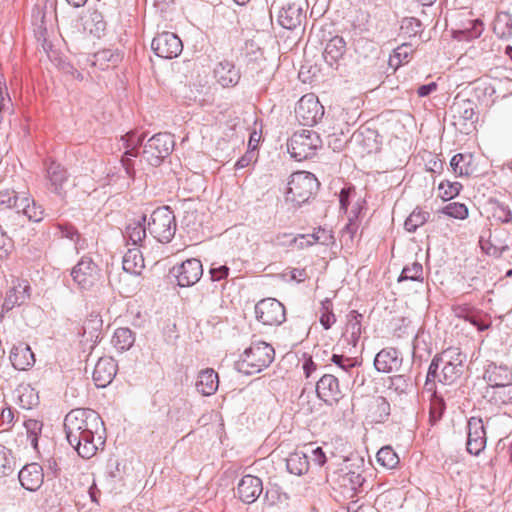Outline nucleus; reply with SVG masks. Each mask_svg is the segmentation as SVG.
Returning <instances> with one entry per match:
<instances>
[{"instance_id": "nucleus-16", "label": "nucleus", "mask_w": 512, "mask_h": 512, "mask_svg": "<svg viewBox=\"0 0 512 512\" xmlns=\"http://www.w3.org/2000/svg\"><path fill=\"white\" fill-rule=\"evenodd\" d=\"M145 137L146 135L144 133L138 134L136 131H130L121 138L123 146L126 149L124 156L121 159V163L126 175L132 180L135 177V168L131 157L138 156V148L142 145Z\"/></svg>"}, {"instance_id": "nucleus-37", "label": "nucleus", "mask_w": 512, "mask_h": 512, "mask_svg": "<svg viewBox=\"0 0 512 512\" xmlns=\"http://www.w3.org/2000/svg\"><path fill=\"white\" fill-rule=\"evenodd\" d=\"M494 33L500 38L512 37V15L508 12H501L497 15L494 27Z\"/></svg>"}, {"instance_id": "nucleus-56", "label": "nucleus", "mask_w": 512, "mask_h": 512, "mask_svg": "<svg viewBox=\"0 0 512 512\" xmlns=\"http://www.w3.org/2000/svg\"><path fill=\"white\" fill-rule=\"evenodd\" d=\"M229 271H230V269L226 265H220L218 267H215V265L213 264L211 266L209 272H210L212 281H220V280L228 277Z\"/></svg>"}, {"instance_id": "nucleus-28", "label": "nucleus", "mask_w": 512, "mask_h": 512, "mask_svg": "<svg viewBox=\"0 0 512 512\" xmlns=\"http://www.w3.org/2000/svg\"><path fill=\"white\" fill-rule=\"evenodd\" d=\"M453 172L462 177L470 176L476 171L474 165V157L470 153H458L454 155L450 161Z\"/></svg>"}, {"instance_id": "nucleus-10", "label": "nucleus", "mask_w": 512, "mask_h": 512, "mask_svg": "<svg viewBox=\"0 0 512 512\" xmlns=\"http://www.w3.org/2000/svg\"><path fill=\"white\" fill-rule=\"evenodd\" d=\"M255 315L264 325H280L285 321V308L281 302L274 298H267L255 305Z\"/></svg>"}, {"instance_id": "nucleus-1", "label": "nucleus", "mask_w": 512, "mask_h": 512, "mask_svg": "<svg viewBox=\"0 0 512 512\" xmlns=\"http://www.w3.org/2000/svg\"><path fill=\"white\" fill-rule=\"evenodd\" d=\"M67 441L84 459L93 457L104 445V423L100 415L88 408L71 410L64 419Z\"/></svg>"}, {"instance_id": "nucleus-2", "label": "nucleus", "mask_w": 512, "mask_h": 512, "mask_svg": "<svg viewBox=\"0 0 512 512\" xmlns=\"http://www.w3.org/2000/svg\"><path fill=\"white\" fill-rule=\"evenodd\" d=\"M511 422L509 416L498 414L487 418L486 424L480 417H471L467 423L466 449L471 455L478 456L486 447V429L496 428L498 425Z\"/></svg>"}, {"instance_id": "nucleus-5", "label": "nucleus", "mask_w": 512, "mask_h": 512, "mask_svg": "<svg viewBox=\"0 0 512 512\" xmlns=\"http://www.w3.org/2000/svg\"><path fill=\"white\" fill-rule=\"evenodd\" d=\"M149 233L161 243L170 242L176 232V220L168 206L156 208L147 222Z\"/></svg>"}, {"instance_id": "nucleus-29", "label": "nucleus", "mask_w": 512, "mask_h": 512, "mask_svg": "<svg viewBox=\"0 0 512 512\" xmlns=\"http://www.w3.org/2000/svg\"><path fill=\"white\" fill-rule=\"evenodd\" d=\"M146 216L143 215L139 219L129 221L126 225L124 238L131 241L133 245H138L146 236Z\"/></svg>"}, {"instance_id": "nucleus-49", "label": "nucleus", "mask_w": 512, "mask_h": 512, "mask_svg": "<svg viewBox=\"0 0 512 512\" xmlns=\"http://www.w3.org/2000/svg\"><path fill=\"white\" fill-rule=\"evenodd\" d=\"M459 317L463 318L465 321L469 322L473 326L477 327L479 331L486 330L489 325L480 319V317L471 309L463 308L459 313Z\"/></svg>"}, {"instance_id": "nucleus-58", "label": "nucleus", "mask_w": 512, "mask_h": 512, "mask_svg": "<svg viewBox=\"0 0 512 512\" xmlns=\"http://www.w3.org/2000/svg\"><path fill=\"white\" fill-rule=\"evenodd\" d=\"M255 152L254 150L247 151L240 159L237 160L235 163V169H243L247 166H249L255 159Z\"/></svg>"}, {"instance_id": "nucleus-4", "label": "nucleus", "mask_w": 512, "mask_h": 512, "mask_svg": "<svg viewBox=\"0 0 512 512\" xmlns=\"http://www.w3.org/2000/svg\"><path fill=\"white\" fill-rule=\"evenodd\" d=\"M319 182L314 174L298 171L290 176L286 200L297 206L307 202L318 190Z\"/></svg>"}, {"instance_id": "nucleus-26", "label": "nucleus", "mask_w": 512, "mask_h": 512, "mask_svg": "<svg viewBox=\"0 0 512 512\" xmlns=\"http://www.w3.org/2000/svg\"><path fill=\"white\" fill-rule=\"evenodd\" d=\"M10 360L17 370H26L35 363V356L29 345L20 343L11 349Z\"/></svg>"}, {"instance_id": "nucleus-25", "label": "nucleus", "mask_w": 512, "mask_h": 512, "mask_svg": "<svg viewBox=\"0 0 512 512\" xmlns=\"http://www.w3.org/2000/svg\"><path fill=\"white\" fill-rule=\"evenodd\" d=\"M474 107V102L469 99H463L453 103V105L450 107V111L453 115L454 124L467 126L468 122H470V126H472L474 123L473 118L475 115Z\"/></svg>"}, {"instance_id": "nucleus-61", "label": "nucleus", "mask_w": 512, "mask_h": 512, "mask_svg": "<svg viewBox=\"0 0 512 512\" xmlns=\"http://www.w3.org/2000/svg\"><path fill=\"white\" fill-rule=\"evenodd\" d=\"M336 321L333 311L323 312L320 317V323L325 330H328Z\"/></svg>"}, {"instance_id": "nucleus-9", "label": "nucleus", "mask_w": 512, "mask_h": 512, "mask_svg": "<svg viewBox=\"0 0 512 512\" xmlns=\"http://www.w3.org/2000/svg\"><path fill=\"white\" fill-rule=\"evenodd\" d=\"M442 377L438 381L443 384L454 383L463 372V362L466 356L457 348H449L441 353Z\"/></svg>"}, {"instance_id": "nucleus-15", "label": "nucleus", "mask_w": 512, "mask_h": 512, "mask_svg": "<svg viewBox=\"0 0 512 512\" xmlns=\"http://www.w3.org/2000/svg\"><path fill=\"white\" fill-rule=\"evenodd\" d=\"M304 5L305 0H291L283 4L277 17L279 25L288 30L300 26L304 18Z\"/></svg>"}, {"instance_id": "nucleus-52", "label": "nucleus", "mask_w": 512, "mask_h": 512, "mask_svg": "<svg viewBox=\"0 0 512 512\" xmlns=\"http://www.w3.org/2000/svg\"><path fill=\"white\" fill-rule=\"evenodd\" d=\"M493 217L503 223L512 222V212L509 207L503 203L497 202L493 207Z\"/></svg>"}, {"instance_id": "nucleus-24", "label": "nucleus", "mask_w": 512, "mask_h": 512, "mask_svg": "<svg viewBox=\"0 0 512 512\" xmlns=\"http://www.w3.org/2000/svg\"><path fill=\"white\" fill-rule=\"evenodd\" d=\"M214 75L217 82L223 87L235 86L240 80L239 70L228 60L220 61L216 65Z\"/></svg>"}, {"instance_id": "nucleus-17", "label": "nucleus", "mask_w": 512, "mask_h": 512, "mask_svg": "<svg viewBox=\"0 0 512 512\" xmlns=\"http://www.w3.org/2000/svg\"><path fill=\"white\" fill-rule=\"evenodd\" d=\"M263 492L262 480L253 475L243 476L236 488L237 497L245 504L254 503Z\"/></svg>"}, {"instance_id": "nucleus-42", "label": "nucleus", "mask_w": 512, "mask_h": 512, "mask_svg": "<svg viewBox=\"0 0 512 512\" xmlns=\"http://www.w3.org/2000/svg\"><path fill=\"white\" fill-rule=\"evenodd\" d=\"M15 468L16 462L11 451L0 445V477L12 474Z\"/></svg>"}, {"instance_id": "nucleus-33", "label": "nucleus", "mask_w": 512, "mask_h": 512, "mask_svg": "<svg viewBox=\"0 0 512 512\" xmlns=\"http://www.w3.org/2000/svg\"><path fill=\"white\" fill-rule=\"evenodd\" d=\"M286 467L289 473L301 476L309 469V461L306 454L302 452L291 453L286 459Z\"/></svg>"}, {"instance_id": "nucleus-27", "label": "nucleus", "mask_w": 512, "mask_h": 512, "mask_svg": "<svg viewBox=\"0 0 512 512\" xmlns=\"http://www.w3.org/2000/svg\"><path fill=\"white\" fill-rule=\"evenodd\" d=\"M218 384L217 373L213 369L208 368L199 372L195 386L199 393L204 396H210L217 391Z\"/></svg>"}, {"instance_id": "nucleus-44", "label": "nucleus", "mask_w": 512, "mask_h": 512, "mask_svg": "<svg viewBox=\"0 0 512 512\" xmlns=\"http://www.w3.org/2000/svg\"><path fill=\"white\" fill-rule=\"evenodd\" d=\"M441 213L459 220L468 217L469 211L465 204L459 202H451L442 208Z\"/></svg>"}, {"instance_id": "nucleus-38", "label": "nucleus", "mask_w": 512, "mask_h": 512, "mask_svg": "<svg viewBox=\"0 0 512 512\" xmlns=\"http://www.w3.org/2000/svg\"><path fill=\"white\" fill-rule=\"evenodd\" d=\"M264 499L269 505L288 504L290 495L278 484H270L264 494Z\"/></svg>"}, {"instance_id": "nucleus-12", "label": "nucleus", "mask_w": 512, "mask_h": 512, "mask_svg": "<svg viewBox=\"0 0 512 512\" xmlns=\"http://www.w3.org/2000/svg\"><path fill=\"white\" fill-rule=\"evenodd\" d=\"M71 276L80 289L89 290L99 279V269L91 258L83 257L72 269Z\"/></svg>"}, {"instance_id": "nucleus-43", "label": "nucleus", "mask_w": 512, "mask_h": 512, "mask_svg": "<svg viewBox=\"0 0 512 512\" xmlns=\"http://www.w3.org/2000/svg\"><path fill=\"white\" fill-rule=\"evenodd\" d=\"M406 280L423 282V266L421 263L414 262L411 265H406L403 268L400 276L398 277V282Z\"/></svg>"}, {"instance_id": "nucleus-8", "label": "nucleus", "mask_w": 512, "mask_h": 512, "mask_svg": "<svg viewBox=\"0 0 512 512\" xmlns=\"http://www.w3.org/2000/svg\"><path fill=\"white\" fill-rule=\"evenodd\" d=\"M484 379L493 389L503 390L504 396L500 397L503 403L512 399V372L506 366L489 364Z\"/></svg>"}, {"instance_id": "nucleus-34", "label": "nucleus", "mask_w": 512, "mask_h": 512, "mask_svg": "<svg viewBox=\"0 0 512 512\" xmlns=\"http://www.w3.org/2000/svg\"><path fill=\"white\" fill-rule=\"evenodd\" d=\"M134 342V332L127 327L116 329L112 337V344L119 352L129 350L133 346Z\"/></svg>"}, {"instance_id": "nucleus-32", "label": "nucleus", "mask_w": 512, "mask_h": 512, "mask_svg": "<svg viewBox=\"0 0 512 512\" xmlns=\"http://www.w3.org/2000/svg\"><path fill=\"white\" fill-rule=\"evenodd\" d=\"M121 60V55L111 49H103L93 55L90 60L93 66L98 67L100 70H105L110 66H116Z\"/></svg>"}, {"instance_id": "nucleus-31", "label": "nucleus", "mask_w": 512, "mask_h": 512, "mask_svg": "<svg viewBox=\"0 0 512 512\" xmlns=\"http://www.w3.org/2000/svg\"><path fill=\"white\" fill-rule=\"evenodd\" d=\"M22 212L30 221L40 222L44 216V209L41 205L30 200L26 196H21L20 204H17V213Z\"/></svg>"}, {"instance_id": "nucleus-60", "label": "nucleus", "mask_w": 512, "mask_h": 512, "mask_svg": "<svg viewBox=\"0 0 512 512\" xmlns=\"http://www.w3.org/2000/svg\"><path fill=\"white\" fill-rule=\"evenodd\" d=\"M315 242L321 243L323 245H329L333 239V236L326 230H319L312 235Z\"/></svg>"}, {"instance_id": "nucleus-3", "label": "nucleus", "mask_w": 512, "mask_h": 512, "mask_svg": "<svg viewBox=\"0 0 512 512\" xmlns=\"http://www.w3.org/2000/svg\"><path fill=\"white\" fill-rule=\"evenodd\" d=\"M274 348L264 341H253L246 348L237 362L239 372L247 375L256 374L267 368L274 360Z\"/></svg>"}, {"instance_id": "nucleus-22", "label": "nucleus", "mask_w": 512, "mask_h": 512, "mask_svg": "<svg viewBox=\"0 0 512 512\" xmlns=\"http://www.w3.org/2000/svg\"><path fill=\"white\" fill-rule=\"evenodd\" d=\"M346 53V42L341 36L332 37L323 51L324 61L334 69H338Z\"/></svg>"}, {"instance_id": "nucleus-47", "label": "nucleus", "mask_w": 512, "mask_h": 512, "mask_svg": "<svg viewBox=\"0 0 512 512\" xmlns=\"http://www.w3.org/2000/svg\"><path fill=\"white\" fill-rule=\"evenodd\" d=\"M401 30L409 37L416 36L423 30L422 23L415 17H405L401 21Z\"/></svg>"}, {"instance_id": "nucleus-45", "label": "nucleus", "mask_w": 512, "mask_h": 512, "mask_svg": "<svg viewBox=\"0 0 512 512\" xmlns=\"http://www.w3.org/2000/svg\"><path fill=\"white\" fill-rule=\"evenodd\" d=\"M27 437L31 446L36 450L38 448V436L42 431V422L35 419H28L24 422Z\"/></svg>"}, {"instance_id": "nucleus-14", "label": "nucleus", "mask_w": 512, "mask_h": 512, "mask_svg": "<svg viewBox=\"0 0 512 512\" xmlns=\"http://www.w3.org/2000/svg\"><path fill=\"white\" fill-rule=\"evenodd\" d=\"M171 273L177 278L178 285L190 287L196 284L203 275L200 260L191 258L172 268Z\"/></svg>"}, {"instance_id": "nucleus-63", "label": "nucleus", "mask_w": 512, "mask_h": 512, "mask_svg": "<svg viewBox=\"0 0 512 512\" xmlns=\"http://www.w3.org/2000/svg\"><path fill=\"white\" fill-rule=\"evenodd\" d=\"M312 453H313V461L317 465L323 466L326 463V456L321 447H317V448L313 449Z\"/></svg>"}, {"instance_id": "nucleus-39", "label": "nucleus", "mask_w": 512, "mask_h": 512, "mask_svg": "<svg viewBox=\"0 0 512 512\" xmlns=\"http://www.w3.org/2000/svg\"><path fill=\"white\" fill-rule=\"evenodd\" d=\"M48 178L56 193H60L64 182L67 180L66 170L56 163H52L47 169Z\"/></svg>"}, {"instance_id": "nucleus-50", "label": "nucleus", "mask_w": 512, "mask_h": 512, "mask_svg": "<svg viewBox=\"0 0 512 512\" xmlns=\"http://www.w3.org/2000/svg\"><path fill=\"white\" fill-rule=\"evenodd\" d=\"M331 361L345 373H351L357 365L356 359L338 354H333Z\"/></svg>"}, {"instance_id": "nucleus-36", "label": "nucleus", "mask_w": 512, "mask_h": 512, "mask_svg": "<svg viewBox=\"0 0 512 512\" xmlns=\"http://www.w3.org/2000/svg\"><path fill=\"white\" fill-rule=\"evenodd\" d=\"M18 404L23 409H32L39 402L37 392L30 385H21L16 389Z\"/></svg>"}, {"instance_id": "nucleus-19", "label": "nucleus", "mask_w": 512, "mask_h": 512, "mask_svg": "<svg viewBox=\"0 0 512 512\" xmlns=\"http://www.w3.org/2000/svg\"><path fill=\"white\" fill-rule=\"evenodd\" d=\"M403 358L399 351L393 347H387L379 351L374 358V367L378 372H396L402 366Z\"/></svg>"}, {"instance_id": "nucleus-62", "label": "nucleus", "mask_w": 512, "mask_h": 512, "mask_svg": "<svg viewBox=\"0 0 512 512\" xmlns=\"http://www.w3.org/2000/svg\"><path fill=\"white\" fill-rule=\"evenodd\" d=\"M436 89L437 84L435 82H430L428 84L419 86V88L417 89V94L420 97H426L429 96L432 92L436 91Z\"/></svg>"}, {"instance_id": "nucleus-64", "label": "nucleus", "mask_w": 512, "mask_h": 512, "mask_svg": "<svg viewBox=\"0 0 512 512\" xmlns=\"http://www.w3.org/2000/svg\"><path fill=\"white\" fill-rule=\"evenodd\" d=\"M444 403L442 401H438L433 404L431 408V417L435 420L440 419L443 414Z\"/></svg>"}, {"instance_id": "nucleus-54", "label": "nucleus", "mask_w": 512, "mask_h": 512, "mask_svg": "<svg viewBox=\"0 0 512 512\" xmlns=\"http://www.w3.org/2000/svg\"><path fill=\"white\" fill-rule=\"evenodd\" d=\"M350 316L352 318L349 319L348 330H350L352 338L356 341L361 334V321L359 318H361L362 315L358 314L356 311H351Z\"/></svg>"}, {"instance_id": "nucleus-51", "label": "nucleus", "mask_w": 512, "mask_h": 512, "mask_svg": "<svg viewBox=\"0 0 512 512\" xmlns=\"http://www.w3.org/2000/svg\"><path fill=\"white\" fill-rule=\"evenodd\" d=\"M20 199L21 197L13 190L0 191V205L2 206L17 210V204H20Z\"/></svg>"}, {"instance_id": "nucleus-6", "label": "nucleus", "mask_w": 512, "mask_h": 512, "mask_svg": "<svg viewBox=\"0 0 512 512\" xmlns=\"http://www.w3.org/2000/svg\"><path fill=\"white\" fill-rule=\"evenodd\" d=\"M288 152L296 161H303L315 155L321 147L319 135L307 129L295 132L288 141Z\"/></svg>"}, {"instance_id": "nucleus-23", "label": "nucleus", "mask_w": 512, "mask_h": 512, "mask_svg": "<svg viewBox=\"0 0 512 512\" xmlns=\"http://www.w3.org/2000/svg\"><path fill=\"white\" fill-rule=\"evenodd\" d=\"M30 297V286L26 281L18 282L7 292L2 305V312H8L22 305Z\"/></svg>"}, {"instance_id": "nucleus-13", "label": "nucleus", "mask_w": 512, "mask_h": 512, "mask_svg": "<svg viewBox=\"0 0 512 512\" xmlns=\"http://www.w3.org/2000/svg\"><path fill=\"white\" fill-rule=\"evenodd\" d=\"M151 48L158 57L172 59L182 52L183 44L176 34L162 32L153 38Z\"/></svg>"}, {"instance_id": "nucleus-46", "label": "nucleus", "mask_w": 512, "mask_h": 512, "mask_svg": "<svg viewBox=\"0 0 512 512\" xmlns=\"http://www.w3.org/2000/svg\"><path fill=\"white\" fill-rule=\"evenodd\" d=\"M442 360H444V358L441 357V354H437L430 363L425 382V386L428 387L429 390L432 389V386L435 381L438 380V377H442V372L438 373Z\"/></svg>"}, {"instance_id": "nucleus-57", "label": "nucleus", "mask_w": 512, "mask_h": 512, "mask_svg": "<svg viewBox=\"0 0 512 512\" xmlns=\"http://www.w3.org/2000/svg\"><path fill=\"white\" fill-rule=\"evenodd\" d=\"M62 237L68 238L72 241H78L80 238V234L78 233L77 229H75L70 224H59L58 225Z\"/></svg>"}, {"instance_id": "nucleus-30", "label": "nucleus", "mask_w": 512, "mask_h": 512, "mask_svg": "<svg viewBox=\"0 0 512 512\" xmlns=\"http://www.w3.org/2000/svg\"><path fill=\"white\" fill-rule=\"evenodd\" d=\"M123 270L127 273L138 275L144 268V258L138 248L128 249L123 256Z\"/></svg>"}, {"instance_id": "nucleus-40", "label": "nucleus", "mask_w": 512, "mask_h": 512, "mask_svg": "<svg viewBox=\"0 0 512 512\" xmlns=\"http://www.w3.org/2000/svg\"><path fill=\"white\" fill-rule=\"evenodd\" d=\"M377 462L388 469L395 468L399 463V457L390 446L382 447L376 455Z\"/></svg>"}, {"instance_id": "nucleus-53", "label": "nucleus", "mask_w": 512, "mask_h": 512, "mask_svg": "<svg viewBox=\"0 0 512 512\" xmlns=\"http://www.w3.org/2000/svg\"><path fill=\"white\" fill-rule=\"evenodd\" d=\"M482 31H483L482 21L478 20V19L474 20L472 22L471 29L459 31V34L461 35V37H459V40H464V39L470 40V39L478 38L482 34Z\"/></svg>"}, {"instance_id": "nucleus-59", "label": "nucleus", "mask_w": 512, "mask_h": 512, "mask_svg": "<svg viewBox=\"0 0 512 512\" xmlns=\"http://www.w3.org/2000/svg\"><path fill=\"white\" fill-rule=\"evenodd\" d=\"M289 276L291 280L297 283H301L308 278V274L305 268H292L289 271Z\"/></svg>"}, {"instance_id": "nucleus-55", "label": "nucleus", "mask_w": 512, "mask_h": 512, "mask_svg": "<svg viewBox=\"0 0 512 512\" xmlns=\"http://www.w3.org/2000/svg\"><path fill=\"white\" fill-rule=\"evenodd\" d=\"M13 247L12 240L0 226V259L7 256Z\"/></svg>"}, {"instance_id": "nucleus-35", "label": "nucleus", "mask_w": 512, "mask_h": 512, "mask_svg": "<svg viewBox=\"0 0 512 512\" xmlns=\"http://www.w3.org/2000/svg\"><path fill=\"white\" fill-rule=\"evenodd\" d=\"M388 389L398 396L408 395L413 391V383L409 376L398 374L389 377Z\"/></svg>"}, {"instance_id": "nucleus-41", "label": "nucleus", "mask_w": 512, "mask_h": 512, "mask_svg": "<svg viewBox=\"0 0 512 512\" xmlns=\"http://www.w3.org/2000/svg\"><path fill=\"white\" fill-rule=\"evenodd\" d=\"M429 217L430 214L428 212L416 208L405 220L404 227L408 232H415L418 227L427 222Z\"/></svg>"}, {"instance_id": "nucleus-48", "label": "nucleus", "mask_w": 512, "mask_h": 512, "mask_svg": "<svg viewBox=\"0 0 512 512\" xmlns=\"http://www.w3.org/2000/svg\"><path fill=\"white\" fill-rule=\"evenodd\" d=\"M441 192V197L445 200H450L456 197L460 190L462 189V185L459 182H441L438 187Z\"/></svg>"}, {"instance_id": "nucleus-21", "label": "nucleus", "mask_w": 512, "mask_h": 512, "mask_svg": "<svg viewBox=\"0 0 512 512\" xmlns=\"http://www.w3.org/2000/svg\"><path fill=\"white\" fill-rule=\"evenodd\" d=\"M18 478L23 488L36 491L43 484V469L38 463L27 464L19 471Z\"/></svg>"}, {"instance_id": "nucleus-7", "label": "nucleus", "mask_w": 512, "mask_h": 512, "mask_svg": "<svg viewBox=\"0 0 512 512\" xmlns=\"http://www.w3.org/2000/svg\"><path fill=\"white\" fill-rule=\"evenodd\" d=\"M174 148V140L169 133H158L153 135L142 152L143 159L151 166L158 167L162 161L170 155Z\"/></svg>"}, {"instance_id": "nucleus-18", "label": "nucleus", "mask_w": 512, "mask_h": 512, "mask_svg": "<svg viewBox=\"0 0 512 512\" xmlns=\"http://www.w3.org/2000/svg\"><path fill=\"white\" fill-rule=\"evenodd\" d=\"M316 393L321 400L329 405L338 402L342 397L338 377L332 374L323 375L317 382Z\"/></svg>"}, {"instance_id": "nucleus-20", "label": "nucleus", "mask_w": 512, "mask_h": 512, "mask_svg": "<svg viewBox=\"0 0 512 512\" xmlns=\"http://www.w3.org/2000/svg\"><path fill=\"white\" fill-rule=\"evenodd\" d=\"M117 373V364L111 357L100 358L93 371V380L97 387L104 388L109 385Z\"/></svg>"}, {"instance_id": "nucleus-11", "label": "nucleus", "mask_w": 512, "mask_h": 512, "mask_svg": "<svg viewBox=\"0 0 512 512\" xmlns=\"http://www.w3.org/2000/svg\"><path fill=\"white\" fill-rule=\"evenodd\" d=\"M297 119L305 126H313L324 114L323 106L313 94L300 98L295 108Z\"/></svg>"}]
</instances>
